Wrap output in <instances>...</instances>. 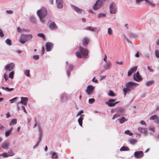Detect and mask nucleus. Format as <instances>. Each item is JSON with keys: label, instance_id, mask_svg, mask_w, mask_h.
I'll use <instances>...</instances> for the list:
<instances>
[{"label": "nucleus", "instance_id": "f257e3e1", "mask_svg": "<svg viewBox=\"0 0 159 159\" xmlns=\"http://www.w3.org/2000/svg\"><path fill=\"white\" fill-rule=\"evenodd\" d=\"M37 14L39 17L40 20L43 23H45V20L43 19L46 16L47 14V11L46 9L44 7H42L40 10H39Z\"/></svg>", "mask_w": 159, "mask_h": 159}, {"label": "nucleus", "instance_id": "f03ea898", "mask_svg": "<svg viewBox=\"0 0 159 159\" xmlns=\"http://www.w3.org/2000/svg\"><path fill=\"white\" fill-rule=\"evenodd\" d=\"M32 38L31 34H21L20 35L19 41L21 43L24 44L27 41L30 40Z\"/></svg>", "mask_w": 159, "mask_h": 159}, {"label": "nucleus", "instance_id": "7ed1b4c3", "mask_svg": "<svg viewBox=\"0 0 159 159\" xmlns=\"http://www.w3.org/2000/svg\"><path fill=\"white\" fill-rule=\"evenodd\" d=\"M103 4V1H97L95 4L93 6V9L96 10L101 7Z\"/></svg>", "mask_w": 159, "mask_h": 159}, {"label": "nucleus", "instance_id": "20e7f679", "mask_svg": "<svg viewBox=\"0 0 159 159\" xmlns=\"http://www.w3.org/2000/svg\"><path fill=\"white\" fill-rule=\"evenodd\" d=\"M109 9L110 13L111 14H114L116 12L117 9L115 4L114 2H113L110 5Z\"/></svg>", "mask_w": 159, "mask_h": 159}, {"label": "nucleus", "instance_id": "39448f33", "mask_svg": "<svg viewBox=\"0 0 159 159\" xmlns=\"http://www.w3.org/2000/svg\"><path fill=\"white\" fill-rule=\"evenodd\" d=\"M138 85V84L133 82H129L126 84V87H127L129 89L133 90L134 89L135 87Z\"/></svg>", "mask_w": 159, "mask_h": 159}, {"label": "nucleus", "instance_id": "423d86ee", "mask_svg": "<svg viewBox=\"0 0 159 159\" xmlns=\"http://www.w3.org/2000/svg\"><path fill=\"white\" fill-rule=\"evenodd\" d=\"M15 67V64L13 63H11L7 65L5 67V70L7 71H11L13 70Z\"/></svg>", "mask_w": 159, "mask_h": 159}, {"label": "nucleus", "instance_id": "0eeeda50", "mask_svg": "<svg viewBox=\"0 0 159 159\" xmlns=\"http://www.w3.org/2000/svg\"><path fill=\"white\" fill-rule=\"evenodd\" d=\"M79 50L82 54L83 57L85 58L88 55V52L87 50L81 47H79Z\"/></svg>", "mask_w": 159, "mask_h": 159}, {"label": "nucleus", "instance_id": "6e6552de", "mask_svg": "<svg viewBox=\"0 0 159 159\" xmlns=\"http://www.w3.org/2000/svg\"><path fill=\"white\" fill-rule=\"evenodd\" d=\"M118 102H116L115 100L114 99H110L107 102H106V104L110 107H114L115 105L118 103Z\"/></svg>", "mask_w": 159, "mask_h": 159}, {"label": "nucleus", "instance_id": "1a4fd4ad", "mask_svg": "<svg viewBox=\"0 0 159 159\" xmlns=\"http://www.w3.org/2000/svg\"><path fill=\"white\" fill-rule=\"evenodd\" d=\"M144 154L142 151H136L134 152V156L135 157L137 158H140L143 157Z\"/></svg>", "mask_w": 159, "mask_h": 159}, {"label": "nucleus", "instance_id": "9d476101", "mask_svg": "<svg viewBox=\"0 0 159 159\" xmlns=\"http://www.w3.org/2000/svg\"><path fill=\"white\" fill-rule=\"evenodd\" d=\"M46 50L47 52L50 51L53 47V44L50 42L47 43L46 45Z\"/></svg>", "mask_w": 159, "mask_h": 159}, {"label": "nucleus", "instance_id": "9b49d317", "mask_svg": "<svg viewBox=\"0 0 159 159\" xmlns=\"http://www.w3.org/2000/svg\"><path fill=\"white\" fill-rule=\"evenodd\" d=\"M150 119L151 120H154L155 122L159 124V118L157 115H154L150 117Z\"/></svg>", "mask_w": 159, "mask_h": 159}, {"label": "nucleus", "instance_id": "f8f14e48", "mask_svg": "<svg viewBox=\"0 0 159 159\" xmlns=\"http://www.w3.org/2000/svg\"><path fill=\"white\" fill-rule=\"evenodd\" d=\"M134 80L137 81H139L142 80V78L140 76L139 72H137L134 76Z\"/></svg>", "mask_w": 159, "mask_h": 159}, {"label": "nucleus", "instance_id": "ddd939ff", "mask_svg": "<svg viewBox=\"0 0 159 159\" xmlns=\"http://www.w3.org/2000/svg\"><path fill=\"white\" fill-rule=\"evenodd\" d=\"M94 89V87L91 85H89L88 86L87 89L86 90V92L88 94L90 95L92 93Z\"/></svg>", "mask_w": 159, "mask_h": 159}, {"label": "nucleus", "instance_id": "4468645a", "mask_svg": "<svg viewBox=\"0 0 159 159\" xmlns=\"http://www.w3.org/2000/svg\"><path fill=\"white\" fill-rule=\"evenodd\" d=\"M21 101L20 103L26 106L28 101V98L27 97H21Z\"/></svg>", "mask_w": 159, "mask_h": 159}, {"label": "nucleus", "instance_id": "2eb2a0df", "mask_svg": "<svg viewBox=\"0 0 159 159\" xmlns=\"http://www.w3.org/2000/svg\"><path fill=\"white\" fill-rule=\"evenodd\" d=\"M137 69V67H135L131 69L128 72V76H130L133 73L135 72L136 71Z\"/></svg>", "mask_w": 159, "mask_h": 159}, {"label": "nucleus", "instance_id": "dca6fc26", "mask_svg": "<svg viewBox=\"0 0 159 159\" xmlns=\"http://www.w3.org/2000/svg\"><path fill=\"white\" fill-rule=\"evenodd\" d=\"M14 153L12 152V150L11 149V153L9 154H8L7 152H4L3 153L1 154V156L3 157H7L8 156H12L14 155Z\"/></svg>", "mask_w": 159, "mask_h": 159}, {"label": "nucleus", "instance_id": "f3484780", "mask_svg": "<svg viewBox=\"0 0 159 159\" xmlns=\"http://www.w3.org/2000/svg\"><path fill=\"white\" fill-rule=\"evenodd\" d=\"M84 115H81L80 117L78 119V121L81 127L82 126V120L84 119Z\"/></svg>", "mask_w": 159, "mask_h": 159}, {"label": "nucleus", "instance_id": "a211bd4d", "mask_svg": "<svg viewBox=\"0 0 159 159\" xmlns=\"http://www.w3.org/2000/svg\"><path fill=\"white\" fill-rule=\"evenodd\" d=\"M73 7L75 10L80 14L83 11V10L82 9H80L77 7L74 6Z\"/></svg>", "mask_w": 159, "mask_h": 159}, {"label": "nucleus", "instance_id": "6ab92c4d", "mask_svg": "<svg viewBox=\"0 0 159 159\" xmlns=\"http://www.w3.org/2000/svg\"><path fill=\"white\" fill-rule=\"evenodd\" d=\"M57 6L58 8H61L63 6V1H56Z\"/></svg>", "mask_w": 159, "mask_h": 159}, {"label": "nucleus", "instance_id": "aec40b11", "mask_svg": "<svg viewBox=\"0 0 159 159\" xmlns=\"http://www.w3.org/2000/svg\"><path fill=\"white\" fill-rule=\"evenodd\" d=\"M89 41V40L88 38H85L83 40L82 44L84 46H87L88 44Z\"/></svg>", "mask_w": 159, "mask_h": 159}, {"label": "nucleus", "instance_id": "412c9836", "mask_svg": "<svg viewBox=\"0 0 159 159\" xmlns=\"http://www.w3.org/2000/svg\"><path fill=\"white\" fill-rule=\"evenodd\" d=\"M49 27L52 29H55L57 28V26L54 22L51 23L49 25Z\"/></svg>", "mask_w": 159, "mask_h": 159}, {"label": "nucleus", "instance_id": "4be33fe9", "mask_svg": "<svg viewBox=\"0 0 159 159\" xmlns=\"http://www.w3.org/2000/svg\"><path fill=\"white\" fill-rule=\"evenodd\" d=\"M138 130L139 132L140 133H145L147 130L145 128H143L140 127L138 128Z\"/></svg>", "mask_w": 159, "mask_h": 159}, {"label": "nucleus", "instance_id": "5701e85b", "mask_svg": "<svg viewBox=\"0 0 159 159\" xmlns=\"http://www.w3.org/2000/svg\"><path fill=\"white\" fill-rule=\"evenodd\" d=\"M9 145V143L8 142H6L3 143L2 144L1 146V148L3 149H6L8 147Z\"/></svg>", "mask_w": 159, "mask_h": 159}, {"label": "nucleus", "instance_id": "b1692460", "mask_svg": "<svg viewBox=\"0 0 159 159\" xmlns=\"http://www.w3.org/2000/svg\"><path fill=\"white\" fill-rule=\"evenodd\" d=\"M146 3L150 6L154 7L155 5V4L152 2V1H145Z\"/></svg>", "mask_w": 159, "mask_h": 159}, {"label": "nucleus", "instance_id": "393cba45", "mask_svg": "<svg viewBox=\"0 0 159 159\" xmlns=\"http://www.w3.org/2000/svg\"><path fill=\"white\" fill-rule=\"evenodd\" d=\"M118 120L120 124H123L124 122L127 121V119H125L124 117H123L121 118H119Z\"/></svg>", "mask_w": 159, "mask_h": 159}, {"label": "nucleus", "instance_id": "a878e982", "mask_svg": "<svg viewBox=\"0 0 159 159\" xmlns=\"http://www.w3.org/2000/svg\"><path fill=\"white\" fill-rule=\"evenodd\" d=\"M131 91V89H129L127 87L124 88L123 89V92L124 93V97L125 96L126 93L128 92H130Z\"/></svg>", "mask_w": 159, "mask_h": 159}, {"label": "nucleus", "instance_id": "bb28decb", "mask_svg": "<svg viewBox=\"0 0 159 159\" xmlns=\"http://www.w3.org/2000/svg\"><path fill=\"white\" fill-rule=\"evenodd\" d=\"M107 64L105 66V67L106 69L109 70L110 68V66H111V63L110 61H108L107 62Z\"/></svg>", "mask_w": 159, "mask_h": 159}, {"label": "nucleus", "instance_id": "cd10ccee", "mask_svg": "<svg viewBox=\"0 0 159 159\" xmlns=\"http://www.w3.org/2000/svg\"><path fill=\"white\" fill-rule=\"evenodd\" d=\"M16 123L17 120L15 119H14L11 120V122H10L9 123V125H10L11 126L12 125H14L16 124Z\"/></svg>", "mask_w": 159, "mask_h": 159}, {"label": "nucleus", "instance_id": "c85d7f7f", "mask_svg": "<svg viewBox=\"0 0 159 159\" xmlns=\"http://www.w3.org/2000/svg\"><path fill=\"white\" fill-rule=\"evenodd\" d=\"M12 128H11L9 130L6 131L5 132V136L8 137L11 133Z\"/></svg>", "mask_w": 159, "mask_h": 159}, {"label": "nucleus", "instance_id": "c756f323", "mask_svg": "<svg viewBox=\"0 0 159 159\" xmlns=\"http://www.w3.org/2000/svg\"><path fill=\"white\" fill-rule=\"evenodd\" d=\"M129 148L127 147L123 146L120 149V151H125L129 150Z\"/></svg>", "mask_w": 159, "mask_h": 159}, {"label": "nucleus", "instance_id": "7c9ffc66", "mask_svg": "<svg viewBox=\"0 0 159 159\" xmlns=\"http://www.w3.org/2000/svg\"><path fill=\"white\" fill-rule=\"evenodd\" d=\"M37 35L39 37L42 38L44 40H45V36L43 33H39Z\"/></svg>", "mask_w": 159, "mask_h": 159}, {"label": "nucleus", "instance_id": "2f4dec72", "mask_svg": "<svg viewBox=\"0 0 159 159\" xmlns=\"http://www.w3.org/2000/svg\"><path fill=\"white\" fill-rule=\"evenodd\" d=\"M107 33L108 34L110 35L112 34L113 30H112L111 28H108L107 30Z\"/></svg>", "mask_w": 159, "mask_h": 159}, {"label": "nucleus", "instance_id": "473e14b6", "mask_svg": "<svg viewBox=\"0 0 159 159\" xmlns=\"http://www.w3.org/2000/svg\"><path fill=\"white\" fill-rule=\"evenodd\" d=\"M153 83L154 81H150L146 82V84L147 86H149Z\"/></svg>", "mask_w": 159, "mask_h": 159}, {"label": "nucleus", "instance_id": "72a5a7b5", "mask_svg": "<svg viewBox=\"0 0 159 159\" xmlns=\"http://www.w3.org/2000/svg\"><path fill=\"white\" fill-rule=\"evenodd\" d=\"M76 56L79 58H81L82 57L81 53L80 52H77L75 53Z\"/></svg>", "mask_w": 159, "mask_h": 159}, {"label": "nucleus", "instance_id": "f704fd0d", "mask_svg": "<svg viewBox=\"0 0 159 159\" xmlns=\"http://www.w3.org/2000/svg\"><path fill=\"white\" fill-rule=\"evenodd\" d=\"M52 157L53 158H57L58 157L57 153L54 152H52Z\"/></svg>", "mask_w": 159, "mask_h": 159}, {"label": "nucleus", "instance_id": "c9c22d12", "mask_svg": "<svg viewBox=\"0 0 159 159\" xmlns=\"http://www.w3.org/2000/svg\"><path fill=\"white\" fill-rule=\"evenodd\" d=\"M5 42H6V43L9 45L10 46V45H11L12 44L11 41L10 39H7L6 40Z\"/></svg>", "mask_w": 159, "mask_h": 159}, {"label": "nucleus", "instance_id": "e433bc0d", "mask_svg": "<svg viewBox=\"0 0 159 159\" xmlns=\"http://www.w3.org/2000/svg\"><path fill=\"white\" fill-rule=\"evenodd\" d=\"M129 142L132 144H135L137 142L136 140L134 139H131L129 140Z\"/></svg>", "mask_w": 159, "mask_h": 159}, {"label": "nucleus", "instance_id": "4c0bfd02", "mask_svg": "<svg viewBox=\"0 0 159 159\" xmlns=\"http://www.w3.org/2000/svg\"><path fill=\"white\" fill-rule=\"evenodd\" d=\"M106 14L104 13H100L98 15V18L106 17Z\"/></svg>", "mask_w": 159, "mask_h": 159}, {"label": "nucleus", "instance_id": "58836bf2", "mask_svg": "<svg viewBox=\"0 0 159 159\" xmlns=\"http://www.w3.org/2000/svg\"><path fill=\"white\" fill-rule=\"evenodd\" d=\"M125 133L129 135H132L133 133L130 132L129 130H127L125 132Z\"/></svg>", "mask_w": 159, "mask_h": 159}, {"label": "nucleus", "instance_id": "ea45409f", "mask_svg": "<svg viewBox=\"0 0 159 159\" xmlns=\"http://www.w3.org/2000/svg\"><path fill=\"white\" fill-rule=\"evenodd\" d=\"M30 71L29 70H26L25 71V75L28 77L30 76Z\"/></svg>", "mask_w": 159, "mask_h": 159}, {"label": "nucleus", "instance_id": "a19ab883", "mask_svg": "<svg viewBox=\"0 0 159 159\" xmlns=\"http://www.w3.org/2000/svg\"><path fill=\"white\" fill-rule=\"evenodd\" d=\"M14 75V72L12 71L11 72L9 75V77L11 79H12L13 78V76Z\"/></svg>", "mask_w": 159, "mask_h": 159}, {"label": "nucleus", "instance_id": "79ce46f5", "mask_svg": "<svg viewBox=\"0 0 159 159\" xmlns=\"http://www.w3.org/2000/svg\"><path fill=\"white\" fill-rule=\"evenodd\" d=\"M155 55L157 58H159V50H156L155 51Z\"/></svg>", "mask_w": 159, "mask_h": 159}, {"label": "nucleus", "instance_id": "37998d69", "mask_svg": "<svg viewBox=\"0 0 159 159\" xmlns=\"http://www.w3.org/2000/svg\"><path fill=\"white\" fill-rule=\"evenodd\" d=\"M95 101V99L94 98H90L89 100V102L90 104L93 103Z\"/></svg>", "mask_w": 159, "mask_h": 159}, {"label": "nucleus", "instance_id": "c03bdc74", "mask_svg": "<svg viewBox=\"0 0 159 159\" xmlns=\"http://www.w3.org/2000/svg\"><path fill=\"white\" fill-rule=\"evenodd\" d=\"M87 30H90L93 31L94 30H95L96 28H95L94 27H93L90 26V27H88L87 28Z\"/></svg>", "mask_w": 159, "mask_h": 159}, {"label": "nucleus", "instance_id": "a18cd8bd", "mask_svg": "<svg viewBox=\"0 0 159 159\" xmlns=\"http://www.w3.org/2000/svg\"><path fill=\"white\" fill-rule=\"evenodd\" d=\"M108 95H109L111 96H115V94H114V93L111 91H109L108 93Z\"/></svg>", "mask_w": 159, "mask_h": 159}, {"label": "nucleus", "instance_id": "49530a36", "mask_svg": "<svg viewBox=\"0 0 159 159\" xmlns=\"http://www.w3.org/2000/svg\"><path fill=\"white\" fill-rule=\"evenodd\" d=\"M33 58L34 60H38L39 58V56L38 55H34L33 56Z\"/></svg>", "mask_w": 159, "mask_h": 159}, {"label": "nucleus", "instance_id": "de8ad7c7", "mask_svg": "<svg viewBox=\"0 0 159 159\" xmlns=\"http://www.w3.org/2000/svg\"><path fill=\"white\" fill-rule=\"evenodd\" d=\"M18 98L17 97H15V98H13V99H10V102L11 103H12L14 102V101L16 100V99H17Z\"/></svg>", "mask_w": 159, "mask_h": 159}, {"label": "nucleus", "instance_id": "09e8293b", "mask_svg": "<svg viewBox=\"0 0 159 159\" xmlns=\"http://www.w3.org/2000/svg\"><path fill=\"white\" fill-rule=\"evenodd\" d=\"M4 34L2 30L0 29V36L1 37H4Z\"/></svg>", "mask_w": 159, "mask_h": 159}, {"label": "nucleus", "instance_id": "8fccbe9b", "mask_svg": "<svg viewBox=\"0 0 159 159\" xmlns=\"http://www.w3.org/2000/svg\"><path fill=\"white\" fill-rule=\"evenodd\" d=\"M14 89L13 88H10L9 89L8 87H6L5 88V90H6L7 91L9 92V91H11L12 90H13Z\"/></svg>", "mask_w": 159, "mask_h": 159}, {"label": "nucleus", "instance_id": "3c124183", "mask_svg": "<svg viewBox=\"0 0 159 159\" xmlns=\"http://www.w3.org/2000/svg\"><path fill=\"white\" fill-rule=\"evenodd\" d=\"M119 116V114H115L112 117V119L113 120L115 119L116 117H118Z\"/></svg>", "mask_w": 159, "mask_h": 159}, {"label": "nucleus", "instance_id": "603ef678", "mask_svg": "<svg viewBox=\"0 0 159 159\" xmlns=\"http://www.w3.org/2000/svg\"><path fill=\"white\" fill-rule=\"evenodd\" d=\"M6 12L8 14H11L13 13V11L11 10H8L6 11Z\"/></svg>", "mask_w": 159, "mask_h": 159}, {"label": "nucleus", "instance_id": "864d4df0", "mask_svg": "<svg viewBox=\"0 0 159 159\" xmlns=\"http://www.w3.org/2000/svg\"><path fill=\"white\" fill-rule=\"evenodd\" d=\"M4 77L6 81L8 79V77L5 73L4 74Z\"/></svg>", "mask_w": 159, "mask_h": 159}, {"label": "nucleus", "instance_id": "5fc2aeb1", "mask_svg": "<svg viewBox=\"0 0 159 159\" xmlns=\"http://www.w3.org/2000/svg\"><path fill=\"white\" fill-rule=\"evenodd\" d=\"M95 77H94L92 81L93 82H94L95 83H98V81L97 80H95Z\"/></svg>", "mask_w": 159, "mask_h": 159}, {"label": "nucleus", "instance_id": "6e6d98bb", "mask_svg": "<svg viewBox=\"0 0 159 159\" xmlns=\"http://www.w3.org/2000/svg\"><path fill=\"white\" fill-rule=\"evenodd\" d=\"M5 129L4 126H2V125H0V130H3Z\"/></svg>", "mask_w": 159, "mask_h": 159}, {"label": "nucleus", "instance_id": "4d7b16f0", "mask_svg": "<svg viewBox=\"0 0 159 159\" xmlns=\"http://www.w3.org/2000/svg\"><path fill=\"white\" fill-rule=\"evenodd\" d=\"M44 51H45V48L44 46H43L42 47V55H43L44 54Z\"/></svg>", "mask_w": 159, "mask_h": 159}, {"label": "nucleus", "instance_id": "13d9d810", "mask_svg": "<svg viewBox=\"0 0 159 159\" xmlns=\"http://www.w3.org/2000/svg\"><path fill=\"white\" fill-rule=\"evenodd\" d=\"M17 31L19 32H21L22 30L20 27H18L17 28Z\"/></svg>", "mask_w": 159, "mask_h": 159}, {"label": "nucleus", "instance_id": "bf43d9fd", "mask_svg": "<svg viewBox=\"0 0 159 159\" xmlns=\"http://www.w3.org/2000/svg\"><path fill=\"white\" fill-rule=\"evenodd\" d=\"M148 69L150 72H153V70L149 66L148 67Z\"/></svg>", "mask_w": 159, "mask_h": 159}, {"label": "nucleus", "instance_id": "052dcab7", "mask_svg": "<svg viewBox=\"0 0 159 159\" xmlns=\"http://www.w3.org/2000/svg\"><path fill=\"white\" fill-rule=\"evenodd\" d=\"M21 108H22V109L23 110L24 112L26 113H27V111L25 110V108L24 106H22Z\"/></svg>", "mask_w": 159, "mask_h": 159}, {"label": "nucleus", "instance_id": "680f3d73", "mask_svg": "<svg viewBox=\"0 0 159 159\" xmlns=\"http://www.w3.org/2000/svg\"><path fill=\"white\" fill-rule=\"evenodd\" d=\"M6 117H7V118H9V117H10V116H11V115H10V113H9V112H8L6 115Z\"/></svg>", "mask_w": 159, "mask_h": 159}, {"label": "nucleus", "instance_id": "e2e57ef3", "mask_svg": "<svg viewBox=\"0 0 159 159\" xmlns=\"http://www.w3.org/2000/svg\"><path fill=\"white\" fill-rule=\"evenodd\" d=\"M116 63L117 64H119V65H123V62L122 61H120V62L117 61V62H116Z\"/></svg>", "mask_w": 159, "mask_h": 159}, {"label": "nucleus", "instance_id": "0e129e2a", "mask_svg": "<svg viewBox=\"0 0 159 159\" xmlns=\"http://www.w3.org/2000/svg\"><path fill=\"white\" fill-rule=\"evenodd\" d=\"M140 123L144 125H146V124L145 122L143 120H141L140 121Z\"/></svg>", "mask_w": 159, "mask_h": 159}, {"label": "nucleus", "instance_id": "69168bd1", "mask_svg": "<svg viewBox=\"0 0 159 159\" xmlns=\"http://www.w3.org/2000/svg\"><path fill=\"white\" fill-rule=\"evenodd\" d=\"M135 1V3L137 4H140L141 1Z\"/></svg>", "mask_w": 159, "mask_h": 159}, {"label": "nucleus", "instance_id": "338daca9", "mask_svg": "<svg viewBox=\"0 0 159 159\" xmlns=\"http://www.w3.org/2000/svg\"><path fill=\"white\" fill-rule=\"evenodd\" d=\"M103 60L105 62H107V57L106 55L105 56V57L104 58Z\"/></svg>", "mask_w": 159, "mask_h": 159}, {"label": "nucleus", "instance_id": "774afa93", "mask_svg": "<svg viewBox=\"0 0 159 159\" xmlns=\"http://www.w3.org/2000/svg\"><path fill=\"white\" fill-rule=\"evenodd\" d=\"M156 43L157 45H159V39L156 41Z\"/></svg>", "mask_w": 159, "mask_h": 159}]
</instances>
